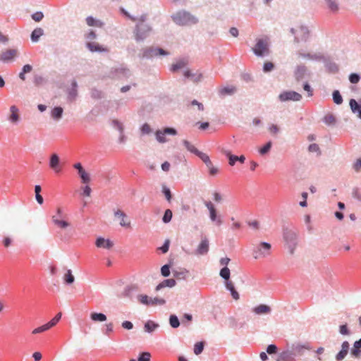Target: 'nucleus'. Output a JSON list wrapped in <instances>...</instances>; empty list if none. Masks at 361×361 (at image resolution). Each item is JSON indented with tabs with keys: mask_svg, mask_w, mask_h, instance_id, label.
Here are the masks:
<instances>
[{
	"mask_svg": "<svg viewBox=\"0 0 361 361\" xmlns=\"http://www.w3.org/2000/svg\"><path fill=\"white\" fill-rule=\"evenodd\" d=\"M271 253V245L266 242H260L253 245L252 255L255 259L264 258Z\"/></svg>",
	"mask_w": 361,
	"mask_h": 361,
	"instance_id": "obj_1",
	"label": "nucleus"
},
{
	"mask_svg": "<svg viewBox=\"0 0 361 361\" xmlns=\"http://www.w3.org/2000/svg\"><path fill=\"white\" fill-rule=\"evenodd\" d=\"M173 21L180 25H189L195 24L197 20L195 17L186 11H179L173 16Z\"/></svg>",
	"mask_w": 361,
	"mask_h": 361,
	"instance_id": "obj_2",
	"label": "nucleus"
},
{
	"mask_svg": "<svg viewBox=\"0 0 361 361\" xmlns=\"http://www.w3.org/2000/svg\"><path fill=\"white\" fill-rule=\"evenodd\" d=\"M290 32L294 35V41L296 43L306 42L309 38L310 32L307 27L304 25H296L291 28Z\"/></svg>",
	"mask_w": 361,
	"mask_h": 361,
	"instance_id": "obj_3",
	"label": "nucleus"
},
{
	"mask_svg": "<svg viewBox=\"0 0 361 361\" xmlns=\"http://www.w3.org/2000/svg\"><path fill=\"white\" fill-rule=\"evenodd\" d=\"M145 17L142 16L140 22L136 25L135 39L137 41L145 39L151 30L149 26L145 23Z\"/></svg>",
	"mask_w": 361,
	"mask_h": 361,
	"instance_id": "obj_4",
	"label": "nucleus"
},
{
	"mask_svg": "<svg viewBox=\"0 0 361 361\" xmlns=\"http://www.w3.org/2000/svg\"><path fill=\"white\" fill-rule=\"evenodd\" d=\"M252 51L258 56L268 55L269 54V48L267 40L263 39H257L255 46L252 48Z\"/></svg>",
	"mask_w": 361,
	"mask_h": 361,
	"instance_id": "obj_5",
	"label": "nucleus"
},
{
	"mask_svg": "<svg viewBox=\"0 0 361 361\" xmlns=\"http://www.w3.org/2000/svg\"><path fill=\"white\" fill-rule=\"evenodd\" d=\"M279 98L281 102H298L302 99V95L295 91H285L279 94Z\"/></svg>",
	"mask_w": 361,
	"mask_h": 361,
	"instance_id": "obj_6",
	"label": "nucleus"
},
{
	"mask_svg": "<svg viewBox=\"0 0 361 361\" xmlns=\"http://www.w3.org/2000/svg\"><path fill=\"white\" fill-rule=\"evenodd\" d=\"M139 301L147 305H164L165 303V300L162 298H149L146 295H140L138 297Z\"/></svg>",
	"mask_w": 361,
	"mask_h": 361,
	"instance_id": "obj_7",
	"label": "nucleus"
},
{
	"mask_svg": "<svg viewBox=\"0 0 361 361\" xmlns=\"http://www.w3.org/2000/svg\"><path fill=\"white\" fill-rule=\"evenodd\" d=\"M284 238L287 243L288 249L290 250V252L291 254H293L294 252V250L295 248V246H296V243H295L296 234H295V233H294L291 231H287L284 233Z\"/></svg>",
	"mask_w": 361,
	"mask_h": 361,
	"instance_id": "obj_8",
	"label": "nucleus"
},
{
	"mask_svg": "<svg viewBox=\"0 0 361 361\" xmlns=\"http://www.w3.org/2000/svg\"><path fill=\"white\" fill-rule=\"evenodd\" d=\"M18 54V50L16 49H6L1 53V61L9 63L13 61Z\"/></svg>",
	"mask_w": 361,
	"mask_h": 361,
	"instance_id": "obj_9",
	"label": "nucleus"
},
{
	"mask_svg": "<svg viewBox=\"0 0 361 361\" xmlns=\"http://www.w3.org/2000/svg\"><path fill=\"white\" fill-rule=\"evenodd\" d=\"M209 251V240L207 238L202 239L200 244L197 245V249L195 250V255H204Z\"/></svg>",
	"mask_w": 361,
	"mask_h": 361,
	"instance_id": "obj_10",
	"label": "nucleus"
},
{
	"mask_svg": "<svg viewBox=\"0 0 361 361\" xmlns=\"http://www.w3.org/2000/svg\"><path fill=\"white\" fill-rule=\"evenodd\" d=\"M204 205L207 207L209 212V217L211 221H216L218 225L221 224L222 221L220 219H217L216 211L212 202L210 201L205 202Z\"/></svg>",
	"mask_w": 361,
	"mask_h": 361,
	"instance_id": "obj_11",
	"label": "nucleus"
},
{
	"mask_svg": "<svg viewBox=\"0 0 361 361\" xmlns=\"http://www.w3.org/2000/svg\"><path fill=\"white\" fill-rule=\"evenodd\" d=\"M114 216L120 219L119 224L122 227L130 228V221L122 210L118 209L116 211Z\"/></svg>",
	"mask_w": 361,
	"mask_h": 361,
	"instance_id": "obj_12",
	"label": "nucleus"
},
{
	"mask_svg": "<svg viewBox=\"0 0 361 361\" xmlns=\"http://www.w3.org/2000/svg\"><path fill=\"white\" fill-rule=\"evenodd\" d=\"M165 134L176 135V130L174 128H166L164 129L163 131L158 130L156 133L157 140L159 142H165L166 141L165 137H164V135Z\"/></svg>",
	"mask_w": 361,
	"mask_h": 361,
	"instance_id": "obj_13",
	"label": "nucleus"
},
{
	"mask_svg": "<svg viewBox=\"0 0 361 361\" xmlns=\"http://www.w3.org/2000/svg\"><path fill=\"white\" fill-rule=\"evenodd\" d=\"M95 245L97 247L110 250L114 246V243L109 239H105L102 237H99L96 240Z\"/></svg>",
	"mask_w": 361,
	"mask_h": 361,
	"instance_id": "obj_14",
	"label": "nucleus"
},
{
	"mask_svg": "<svg viewBox=\"0 0 361 361\" xmlns=\"http://www.w3.org/2000/svg\"><path fill=\"white\" fill-rule=\"evenodd\" d=\"M49 166L56 172L59 173L61 170L59 164V157L56 154H53L51 156Z\"/></svg>",
	"mask_w": 361,
	"mask_h": 361,
	"instance_id": "obj_15",
	"label": "nucleus"
},
{
	"mask_svg": "<svg viewBox=\"0 0 361 361\" xmlns=\"http://www.w3.org/2000/svg\"><path fill=\"white\" fill-rule=\"evenodd\" d=\"M86 47L88 49L92 52H106L108 51V49L99 45L97 42H87L86 43Z\"/></svg>",
	"mask_w": 361,
	"mask_h": 361,
	"instance_id": "obj_16",
	"label": "nucleus"
},
{
	"mask_svg": "<svg viewBox=\"0 0 361 361\" xmlns=\"http://www.w3.org/2000/svg\"><path fill=\"white\" fill-rule=\"evenodd\" d=\"M342 348L339 353L336 355V359L337 361L343 360L346 355L348 354L349 349V343L348 341H344L341 345Z\"/></svg>",
	"mask_w": 361,
	"mask_h": 361,
	"instance_id": "obj_17",
	"label": "nucleus"
},
{
	"mask_svg": "<svg viewBox=\"0 0 361 361\" xmlns=\"http://www.w3.org/2000/svg\"><path fill=\"white\" fill-rule=\"evenodd\" d=\"M350 109L354 114H357V116L361 119V105L355 99H351L349 102Z\"/></svg>",
	"mask_w": 361,
	"mask_h": 361,
	"instance_id": "obj_18",
	"label": "nucleus"
},
{
	"mask_svg": "<svg viewBox=\"0 0 361 361\" xmlns=\"http://www.w3.org/2000/svg\"><path fill=\"white\" fill-rule=\"evenodd\" d=\"M253 312L256 314H269L271 312V308L267 305H259L253 309Z\"/></svg>",
	"mask_w": 361,
	"mask_h": 361,
	"instance_id": "obj_19",
	"label": "nucleus"
},
{
	"mask_svg": "<svg viewBox=\"0 0 361 361\" xmlns=\"http://www.w3.org/2000/svg\"><path fill=\"white\" fill-rule=\"evenodd\" d=\"M176 282L173 279H166L163 281L161 283H160L156 287V290H159L160 289L165 288V287H170L172 288L175 286Z\"/></svg>",
	"mask_w": 361,
	"mask_h": 361,
	"instance_id": "obj_20",
	"label": "nucleus"
},
{
	"mask_svg": "<svg viewBox=\"0 0 361 361\" xmlns=\"http://www.w3.org/2000/svg\"><path fill=\"white\" fill-rule=\"evenodd\" d=\"M225 285H226V288L231 291V295H232L233 298L236 300H238L239 299V294L235 290L233 282L229 281V280L226 281V284Z\"/></svg>",
	"mask_w": 361,
	"mask_h": 361,
	"instance_id": "obj_21",
	"label": "nucleus"
},
{
	"mask_svg": "<svg viewBox=\"0 0 361 361\" xmlns=\"http://www.w3.org/2000/svg\"><path fill=\"white\" fill-rule=\"evenodd\" d=\"M90 318L94 322H103L106 320V316L104 314L98 312H92Z\"/></svg>",
	"mask_w": 361,
	"mask_h": 361,
	"instance_id": "obj_22",
	"label": "nucleus"
},
{
	"mask_svg": "<svg viewBox=\"0 0 361 361\" xmlns=\"http://www.w3.org/2000/svg\"><path fill=\"white\" fill-rule=\"evenodd\" d=\"M10 111L11 115L9 116V120L12 123H17L19 121L18 109L15 106H12Z\"/></svg>",
	"mask_w": 361,
	"mask_h": 361,
	"instance_id": "obj_23",
	"label": "nucleus"
},
{
	"mask_svg": "<svg viewBox=\"0 0 361 361\" xmlns=\"http://www.w3.org/2000/svg\"><path fill=\"white\" fill-rule=\"evenodd\" d=\"M292 360V353L289 351H284L279 354L276 361H290Z\"/></svg>",
	"mask_w": 361,
	"mask_h": 361,
	"instance_id": "obj_24",
	"label": "nucleus"
},
{
	"mask_svg": "<svg viewBox=\"0 0 361 361\" xmlns=\"http://www.w3.org/2000/svg\"><path fill=\"white\" fill-rule=\"evenodd\" d=\"M43 35V30L42 28L35 29L31 34V39L32 42H37L39 37Z\"/></svg>",
	"mask_w": 361,
	"mask_h": 361,
	"instance_id": "obj_25",
	"label": "nucleus"
},
{
	"mask_svg": "<svg viewBox=\"0 0 361 361\" xmlns=\"http://www.w3.org/2000/svg\"><path fill=\"white\" fill-rule=\"evenodd\" d=\"M206 166L209 171L210 176H215L219 172L218 167L215 166L212 162V161L209 162L207 164H206Z\"/></svg>",
	"mask_w": 361,
	"mask_h": 361,
	"instance_id": "obj_26",
	"label": "nucleus"
},
{
	"mask_svg": "<svg viewBox=\"0 0 361 361\" xmlns=\"http://www.w3.org/2000/svg\"><path fill=\"white\" fill-rule=\"evenodd\" d=\"M63 114V109L61 107L57 106L52 109L51 111V117L56 120H59L61 118Z\"/></svg>",
	"mask_w": 361,
	"mask_h": 361,
	"instance_id": "obj_27",
	"label": "nucleus"
},
{
	"mask_svg": "<svg viewBox=\"0 0 361 361\" xmlns=\"http://www.w3.org/2000/svg\"><path fill=\"white\" fill-rule=\"evenodd\" d=\"M224 153L228 158L229 165L234 166L235 162L238 161V156L233 155L230 151L225 150Z\"/></svg>",
	"mask_w": 361,
	"mask_h": 361,
	"instance_id": "obj_28",
	"label": "nucleus"
},
{
	"mask_svg": "<svg viewBox=\"0 0 361 361\" xmlns=\"http://www.w3.org/2000/svg\"><path fill=\"white\" fill-rule=\"evenodd\" d=\"M306 72V68L305 66H299L297 68L295 76L297 80H301Z\"/></svg>",
	"mask_w": 361,
	"mask_h": 361,
	"instance_id": "obj_29",
	"label": "nucleus"
},
{
	"mask_svg": "<svg viewBox=\"0 0 361 361\" xmlns=\"http://www.w3.org/2000/svg\"><path fill=\"white\" fill-rule=\"evenodd\" d=\"M41 190H42V188H41L40 185H35V198H36L37 202L39 204H42L44 202L43 197L40 195Z\"/></svg>",
	"mask_w": 361,
	"mask_h": 361,
	"instance_id": "obj_30",
	"label": "nucleus"
},
{
	"mask_svg": "<svg viewBox=\"0 0 361 361\" xmlns=\"http://www.w3.org/2000/svg\"><path fill=\"white\" fill-rule=\"evenodd\" d=\"M61 313L59 312L50 322L47 323L46 324H47V327L49 328V329H50L51 327L54 326L59 322V321L61 319Z\"/></svg>",
	"mask_w": 361,
	"mask_h": 361,
	"instance_id": "obj_31",
	"label": "nucleus"
},
{
	"mask_svg": "<svg viewBox=\"0 0 361 361\" xmlns=\"http://www.w3.org/2000/svg\"><path fill=\"white\" fill-rule=\"evenodd\" d=\"M54 224L60 228H66L70 226V224L64 220L63 218L59 220L54 219Z\"/></svg>",
	"mask_w": 361,
	"mask_h": 361,
	"instance_id": "obj_32",
	"label": "nucleus"
},
{
	"mask_svg": "<svg viewBox=\"0 0 361 361\" xmlns=\"http://www.w3.org/2000/svg\"><path fill=\"white\" fill-rule=\"evenodd\" d=\"M63 279L66 283L71 284L74 282L75 278L72 274L71 269H68L63 276Z\"/></svg>",
	"mask_w": 361,
	"mask_h": 361,
	"instance_id": "obj_33",
	"label": "nucleus"
},
{
	"mask_svg": "<svg viewBox=\"0 0 361 361\" xmlns=\"http://www.w3.org/2000/svg\"><path fill=\"white\" fill-rule=\"evenodd\" d=\"M79 176L82 180V183L88 184L90 182V176L87 172L85 171V170L80 173Z\"/></svg>",
	"mask_w": 361,
	"mask_h": 361,
	"instance_id": "obj_34",
	"label": "nucleus"
},
{
	"mask_svg": "<svg viewBox=\"0 0 361 361\" xmlns=\"http://www.w3.org/2000/svg\"><path fill=\"white\" fill-rule=\"evenodd\" d=\"M183 145H185V147H186V149L188 151H190V152L195 154V155H196V154L199 151L194 145H192L188 140H183Z\"/></svg>",
	"mask_w": 361,
	"mask_h": 361,
	"instance_id": "obj_35",
	"label": "nucleus"
},
{
	"mask_svg": "<svg viewBox=\"0 0 361 361\" xmlns=\"http://www.w3.org/2000/svg\"><path fill=\"white\" fill-rule=\"evenodd\" d=\"M333 99L336 104H341L343 102V98L338 90H334L333 92Z\"/></svg>",
	"mask_w": 361,
	"mask_h": 361,
	"instance_id": "obj_36",
	"label": "nucleus"
},
{
	"mask_svg": "<svg viewBox=\"0 0 361 361\" xmlns=\"http://www.w3.org/2000/svg\"><path fill=\"white\" fill-rule=\"evenodd\" d=\"M157 324H154L153 322L148 321L145 324V330L147 332H152L157 327Z\"/></svg>",
	"mask_w": 361,
	"mask_h": 361,
	"instance_id": "obj_37",
	"label": "nucleus"
},
{
	"mask_svg": "<svg viewBox=\"0 0 361 361\" xmlns=\"http://www.w3.org/2000/svg\"><path fill=\"white\" fill-rule=\"evenodd\" d=\"M219 274L221 277H222L226 281H228L230 278V269L225 267L221 269Z\"/></svg>",
	"mask_w": 361,
	"mask_h": 361,
	"instance_id": "obj_38",
	"label": "nucleus"
},
{
	"mask_svg": "<svg viewBox=\"0 0 361 361\" xmlns=\"http://www.w3.org/2000/svg\"><path fill=\"white\" fill-rule=\"evenodd\" d=\"M169 323L171 327L178 328L180 325L179 320L176 315H171L169 318Z\"/></svg>",
	"mask_w": 361,
	"mask_h": 361,
	"instance_id": "obj_39",
	"label": "nucleus"
},
{
	"mask_svg": "<svg viewBox=\"0 0 361 361\" xmlns=\"http://www.w3.org/2000/svg\"><path fill=\"white\" fill-rule=\"evenodd\" d=\"M235 91V88L234 87H225L221 88L219 90L220 94L225 95V94H231L234 93Z\"/></svg>",
	"mask_w": 361,
	"mask_h": 361,
	"instance_id": "obj_40",
	"label": "nucleus"
},
{
	"mask_svg": "<svg viewBox=\"0 0 361 361\" xmlns=\"http://www.w3.org/2000/svg\"><path fill=\"white\" fill-rule=\"evenodd\" d=\"M196 155L200 159H201V160L205 164V165L211 161V160L209 159V157L207 154H205L204 152L198 151V152L196 154Z\"/></svg>",
	"mask_w": 361,
	"mask_h": 361,
	"instance_id": "obj_41",
	"label": "nucleus"
},
{
	"mask_svg": "<svg viewBox=\"0 0 361 361\" xmlns=\"http://www.w3.org/2000/svg\"><path fill=\"white\" fill-rule=\"evenodd\" d=\"M172 216H173V214H172V212L171 209H166L164 212V216L162 218V220L164 223H169L171 221V219H172Z\"/></svg>",
	"mask_w": 361,
	"mask_h": 361,
	"instance_id": "obj_42",
	"label": "nucleus"
},
{
	"mask_svg": "<svg viewBox=\"0 0 361 361\" xmlns=\"http://www.w3.org/2000/svg\"><path fill=\"white\" fill-rule=\"evenodd\" d=\"M204 349V343L203 342H197L195 343L194 347V353L195 355L200 354Z\"/></svg>",
	"mask_w": 361,
	"mask_h": 361,
	"instance_id": "obj_43",
	"label": "nucleus"
},
{
	"mask_svg": "<svg viewBox=\"0 0 361 361\" xmlns=\"http://www.w3.org/2000/svg\"><path fill=\"white\" fill-rule=\"evenodd\" d=\"M185 62L183 61H178L177 63L172 65L171 70L172 71H176L185 66Z\"/></svg>",
	"mask_w": 361,
	"mask_h": 361,
	"instance_id": "obj_44",
	"label": "nucleus"
},
{
	"mask_svg": "<svg viewBox=\"0 0 361 361\" xmlns=\"http://www.w3.org/2000/svg\"><path fill=\"white\" fill-rule=\"evenodd\" d=\"M151 354L148 352H144L142 353L138 359L137 361H150Z\"/></svg>",
	"mask_w": 361,
	"mask_h": 361,
	"instance_id": "obj_45",
	"label": "nucleus"
},
{
	"mask_svg": "<svg viewBox=\"0 0 361 361\" xmlns=\"http://www.w3.org/2000/svg\"><path fill=\"white\" fill-rule=\"evenodd\" d=\"M86 23L89 26H101V23H98L92 16H89L86 18Z\"/></svg>",
	"mask_w": 361,
	"mask_h": 361,
	"instance_id": "obj_46",
	"label": "nucleus"
},
{
	"mask_svg": "<svg viewBox=\"0 0 361 361\" xmlns=\"http://www.w3.org/2000/svg\"><path fill=\"white\" fill-rule=\"evenodd\" d=\"M49 330V328L47 327V324H44L39 327H37L36 329H35L32 331V334H41V333H43L46 331Z\"/></svg>",
	"mask_w": 361,
	"mask_h": 361,
	"instance_id": "obj_47",
	"label": "nucleus"
},
{
	"mask_svg": "<svg viewBox=\"0 0 361 361\" xmlns=\"http://www.w3.org/2000/svg\"><path fill=\"white\" fill-rule=\"evenodd\" d=\"M326 1H327V4H328V7L331 11H332L334 12H336L338 11V6L335 1H334L332 0H326Z\"/></svg>",
	"mask_w": 361,
	"mask_h": 361,
	"instance_id": "obj_48",
	"label": "nucleus"
},
{
	"mask_svg": "<svg viewBox=\"0 0 361 361\" xmlns=\"http://www.w3.org/2000/svg\"><path fill=\"white\" fill-rule=\"evenodd\" d=\"M271 147V142H269L263 147H262L259 152L262 155H264V154H267L270 150Z\"/></svg>",
	"mask_w": 361,
	"mask_h": 361,
	"instance_id": "obj_49",
	"label": "nucleus"
},
{
	"mask_svg": "<svg viewBox=\"0 0 361 361\" xmlns=\"http://www.w3.org/2000/svg\"><path fill=\"white\" fill-rule=\"evenodd\" d=\"M161 275L164 277L169 276L170 274V267L168 264L164 265L161 269Z\"/></svg>",
	"mask_w": 361,
	"mask_h": 361,
	"instance_id": "obj_50",
	"label": "nucleus"
},
{
	"mask_svg": "<svg viewBox=\"0 0 361 361\" xmlns=\"http://www.w3.org/2000/svg\"><path fill=\"white\" fill-rule=\"evenodd\" d=\"M274 65L273 63L267 61L264 63L263 71L264 72H269L273 70Z\"/></svg>",
	"mask_w": 361,
	"mask_h": 361,
	"instance_id": "obj_51",
	"label": "nucleus"
},
{
	"mask_svg": "<svg viewBox=\"0 0 361 361\" xmlns=\"http://www.w3.org/2000/svg\"><path fill=\"white\" fill-rule=\"evenodd\" d=\"M349 80L351 83L356 84L360 80V76L356 73H351L349 76Z\"/></svg>",
	"mask_w": 361,
	"mask_h": 361,
	"instance_id": "obj_52",
	"label": "nucleus"
},
{
	"mask_svg": "<svg viewBox=\"0 0 361 361\" xmlns=\"http://www.w3.org/2000/svg\"><path fill=\"white\" fill-rule=\"evenodd\" d=\"M303 89L307 92L308 97H310L313 95V90L307 82L304 84Z\"/></svg>",
	"mask_w": 361,
	"mask_h": 361,
	"instance_id": "obj_53",
	"label": "nucleus"
},
{
	"mask_svg": "<svg viewBox=\"0 0 361 361\" xmlns=\"http://www.w3.org/2000/svg\"><path fill=\"white\" fill-rule=\"evenodd\" d=\"M44 15L42 12H36L32 14V18L36 22H39L43 18Z\"/></svg>",
	"mask_w": 361,
	"mask_h": 361,
	"instance_id": "obj_54",
	"label": "nucleus"
},
{
	"mask_svg": "<svg viewBox=\"0 0 361 361\" xmlns=\"http://www.w3.org/2000/svg\"><path fill=\"white\" fill-rule=\"evenodd\" d=\"M63 218V216L62 210L61 208H58L56 214H55L52 216V221L54 223V219L59 220V219H62Z\"/></svg>",
	"mask_w": 361,
	"mask_h": 361,
	"instance_id": "obj_55",
	"label": "nucleus"
},
{
	"mask_svg": "<svg viewBox=\"0 0 361 361\" xmlns=\"http://www.w3.org/2000/svg\"><path fill=\"white\" fill-rule=\"evenodd\" d=\"M269 131L272 135H276L279 133V128L276 125H275V124H271L269 127Z\"/></svg>",
	"mask_w": 361,
	"mask_h": 361,
	"instance_id": "obj_56",
	"label": "nucleus"
},
{
	"mask_svg": "<svg viewBox=\"0 0 361 361\" xmlns=\"http://www.w3.org/2000/svg\"><path fill=\"white\" fill-rule=\"evenodd\" d=\"M82 189V195L86 196V197L90 196L92 190L89 185H85Z\"/></svg>",
	"mask_w": 361,
	"mask_h": 361,
	"instance_id": "obj_57",
	"label": "nucleus"
},
{
	"mask_svg": "<svg viewBox=\"0 0 361 361\" xmlns=\"http://www.w3.org/2000/svg\"><path fill=\"white\" fill-rule=\"evenodd\" d=\"M105 334L109 335L112 331L114 329V324L113 323L110 322L105 325Z\"/></svg>",
	"mask_w": 361,
	"mask_h": 361,
	"instance_id": "obj_58",
	"label": "nucleus"
},
{
	"mask_svg": "<svg viewBox=\"0 0 361 361\" xmlns=\"http://www.w3.org/2000/svg\"><path fill=\"white\" fill-rule=\"evenodd\" d=\"M142 134H149L151 132V128L147 123H145L141 128Z\"/></svg>",
	"mask_w": 361,
	"mask_h": 361,
	"instance_id": "obj_59",
	"label": "nucleus"
},
{
	"mask_svg": "<svg viewBox=\"0 0 361 361\" xmlns=\"http://www.w3.org/2000/svg\"><path fill=\"white\" fill-rule=\"evenodd\" d=\"M169 243H170L169 240H166L165 241L164 244L161 247H159V250H161L163 253L167 252L169 251Z\"/></svg>",
	"mask_w": 361,
	"mask_h": 361,
	"instance_id": "obj_60",
	"label": "nucleus"
},
{
	"mask_svg": "<svg viewBox=\"0 0 361 361\" xmlns=\"http://www.w3.org/2000/svg\"><path fill=\"white\" fill-rule=\"evenodd\" d=\"M277 351V347L275 345H269L267 348V353L269 354L276 353Z\"/></svg>",
	"mask_w": 361,
	"mask_h": 361,
	"instance_id": "obj_61",
	"label": "nucleus"
},
{
	"mask_svg": "<svg viewBox=\"0 0 361 361\" xmlns=\"http://www.w3.org/2000/svg\"><path fill=\"white\" fill-rule=\"evenodd\" d=\"M153 51V54H152L151 55H166L167 54V53L162 49H154V50H152Z\"/></svg>",
	"mask_w": 361,
	"mask_h": 361,
	"instance_id": "obj_62",
	"label": "nucleus"
},
{
	"mask_svg": "<svg viewBox=\"0 0 361 361\" xmlns=\"http://www.w3.org/2000/svg\"><path fill=\"white\" fill-rule=\"evenodd\" d=\"M122 327L126 329L130 330L133 329V324L130 322L125 321L122 323Z\"/></svg>",
	"mask_w": 361,
	"mask_h": 361,
	"instance_id": "obj_63",
	"label": "nucleus"
},
{
	"mask_svg": "<svg viewBox=\"0 0 361 361\" xmlns=\"http://www.w3.org/2000/svg\"><path fill=\"white\" fill-rule=\"evenodd\" d=\"M97 35L94 31L90 30L87 35L86 38L89 40H92L96 39Z\"/></svg>",
	"mask_w": 361,
	"mask_h": 361,
	"instance_id": "obj_64",
	"label": "nucleus"
}]
</instances>
